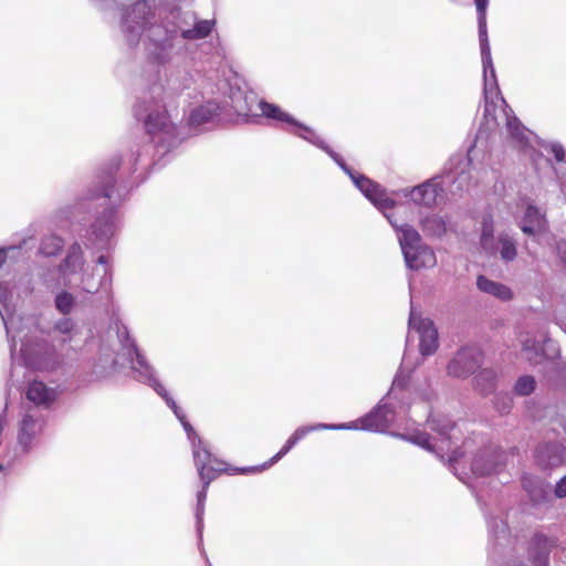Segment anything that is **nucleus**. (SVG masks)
<instances>
[{"instance_id":"nucleus-6","label":"nucleus","mask_w":566,"mask_h":566,"mask_svg":"<svg viewBox=\"0 0 566 566\" xmlns=\"http://www.w3.org/2000/svg\"><path fill=\"white\" fill-rule=\"evenodd\" d=\"M482 137V133L479 132L474 145L470 147L467 155L457 154L452 156L443 176H436L410 190L405 189V197H410L416 205L430 208L437 203L438 198L443 192V186L448 187L453 193L469 189L472 179L470 172L472 155Z\"/></svg>"},{"instance_id":"nucleus-53","label":"nucleus","mask_w":566,"mask_h":566,"mask_svg":"<svg viewBox=\"0 0 566 566\" xmlns=\"http://www.w3.org/2000/svg\"><path fill=\"white\" fill-rule=\"evenodd\" d=\"M136 163H137V158L134 159V163H133L130 169H135Z\"/></svg>"},{"instance_id":"nucleus-24","label":"nucleus","mask_w":566,"mask_h":566,"mask_svg":"<svg viewBox=\"0 0 566 566\" xmlns=\"http://www.w3.org/2000/svg\"><path fill=\"white\" fill-rule=\"evenodd\" d=\"M231 106L241 116H256L254 108H258L256 95L253 92L232 91L230 95Z\"/></svg>"},{"instance_id":"nucleus-14","label":"nucleus","mask_w":566,"mask_h":566,"mask_svg":"<svg viewBox=\"0 0 566 566\" xmlns=\"http://www.w3.org/2000/svg\"><path fill=\"white\" fill-rule=\"evenodd\" d=\"M482 358L483 354L478 347H462L448 364V375L454 378H465L481 366Z\"/></svg>"},{"instance_id":"nucleus-3","label":"nucleus","mask_w":566,"mask_h":566,"mask_svg":"<svg viewBox=\"0 0 566 566\" xmlns=\"http://www.w3.org/2000/svg\"><path fill=\"white\" fill-rule=\"evenodd\" d=\"M191 77L187 72L171 71L150 84L137 97L134 115L144 123L151 147L159 156L177 147L181 143L178 127L172 120V112L177 109V98L190 86Z\"/></svg>"},{"instance_id":"nucleus-10","label":"nucleus","mask_w":566,"mask_h":566,"mask_svg":"<svg viewBox=\"0 0 566 566\" xmlns=\"http://www.w3.org/2000/svg\"><path fill=\"white\" fill-rule=\"evenodd\" d=\"M356 422H347V423H338V424H329V423H317V424H308L298 427L292 436L286 440L285 444L282 449L273 455L268 462L263 463L261 467H250V468H241L238 469L240 473L255 472L270 468L274 463H276L280 459H282L298 441H301L306 434L316 431V430H342V429H356Z\"/></svg>"},{"instance_id":"nucleus-15","label":"nucleus","mask_w":566,"mask_h":566,"mask_svg":"<svg viewBox=\"0 0 566 566\" xmlns=\"http://www.w3.org/2000/svg\"><path fill=\"white\" fill-rule=\"evenodd\" d=\"M43 418L35 407L25 410L19 424L18 443L22 451L27 452L33 446L34 440L41 432Z\"/></svg>"},{"instance_id":"nucleus-33","label":"nucleus","mask_w":566,"mask_h":566,"mask_svg":"<svg viewBox=\"0 0 566 566\" xmlns=\"http://www.w3.org/2000/svg\"><path fill=\"white\" fill-rule=\"evenodd\" d=\"M64 241L56 234H49L42 238L40 244V253L45 256L56 255L63 248Z\"/></svg>"},{"instance_id":"nucleus-37","label":"nucleus","mask_w":566,"mask_h":566,"mask_svg":"<svg viewBox=\"0 0 566 566\" xmlns=\"http://www.w3.org/2000/svg\"><path fill=\"white\" fill-rule=\"evenodd\" d=\"M191 448L196 468H200V464L206 465L211 462L212 455L201 439H198V443H193Z\"/></svg>"},{"instance_id":"nucleus-7","label":"nucleus","mask_w":566,"mask_h":566,"mask_svg":"<svg viewBox=\"0 0 566 566\" xmlns=\"http://www.w3.org/2000/svg\"><path fill=\"white\" fill-rule=\"evenodd\" d=\"M116 334L120 343L122 354L130 364V367L135 374V378L140 382L149 385L156 391V394L165 400L167 406L172 410L174 415L184 427L187 437L191 442V446L193 443H198V439L201 438L188 422L181 408L176 403L164 385L156 378L153 367L147 363L144 355L139 352L135 340L130 337L127 326L122 323H116Z\"/></svg>"},{"instance_id":"nucleus-31","label":"nucleus","mask_w":566,"mask_h":566,"mask_svg":"<svg viewBox=\"0 0 566 566\" xmlns=\"http://www.w3.org/2000/svg\"><path fill=\"white\" fill-rule=\"evenodd\" d=\"M496 382V374L493 369H482L475 377V387L483 395H488L494 390Z\"/></svg>"},{"instance_id":"nucleus-40","label":"nucleus","mask_w":566,"mask_h":566,"mask_svg":"<svg viewBox=\"0 0 566 566\" xmlns=\"http://www.w3.org/2000/svg\"><path fill=\"white\" fill-rule=\"evenodd\" d=\"M536 388V381L534 377L525 375L521 376L514 386V391L518 396H528L531 395Z\"/></svg>"},{"instance_id":"nucleus-21","label":"nucleus","mask_w":566,"mask_h":566,"mask_svg":"<svg viewBox=\"0 0 566 566\" xmlns=\"http://www.w3.org/2000/svg\"><path fill=\"white\" fill-rule=\"evenodd\" d=\"M491 255H499L504 263L513 262L517 258V241L510 232L497 234L492 250H485Z\"/></svg>"},{"instance_id":"nucleus-19","label":"nucleus","mask_w":566,"mask_h":566,"mask_svg":"<svg viewBox=\"0 0 566 566\" xmlns=\"http://www.w3.org/2000/svg\"><path fill=\"white\" fill-rule=\"evenodd\" d=\"M518 226L522 232L527 235L542 233L547 229L545 212L536 206L527 205Z\"/></svg>"},{"instance_id":"nucleus-29","label":"nucleus","mask_w":566,"mask_h":566,"mask_svg":"<svg viewBox=\"0 0 566 566\" xmlns=\"http://www.w3.org/2000/svg\"><path fill=\"white\" fill-rule=\"evenodd\" d=\"M258 108L261 111L263 116L284 124L285 127H291V125L296 124V119L289 113L281 109L277 105L260 101L258 103Z\"/></svg>"},{"instance_id":"nucleus-30","label":"nucleus","mask_w":566,"mask_h":566,"mask_svg":"<svg viewBox=\"0 0 566 566\" xmlns=\"http://www.w3.org/2000/svg\"><path fill=\"white\" fill-rule=\"evenodd\" d=\"M421 229L426 235L440 238L447 232L448 228L442 217L431 214L421 220Z\"/></svg>"},{"instance_id":"nucleus-36","label":"nucleus","mask_w":566,"mask_h":566,"mask_svg":"<svg viewBox=\"0 0 566 566\" xmlns=\"http://www.w3.org/2000/svg\"><path fill=\"white\" fill-rule=\"evenodd\" d=\"M548 377L556 385H564L566 382V363L563 361H547Z\"/></svg>"},{"instance_id":"nucleus-38","label":"nucleus","mask_w":566,"mask_h":566,"mask_svg":"<svg viewBox=\"0 0 566 566\" xmlns=\"http://www.w3.org/2000/svg\"><path fill=\"white\" fill-rule=\"evenodd\" d=\"M116 364V359L114 358L112 353H106L99 358V363L94 365L93 373L95 374L96 379H101L105 377L109 369Z\"/></svg>"},{"instance_id":"nucleus-4","label":"nucleus","mask_w":566,"mask_h":566,"mask_svg":"<svg viewBox=\"0 0 566 566\" xmlns=\"http://www.w3.org/2000/svg\"><path fill=\"white\" fill-rule=\"evenodd\" d=\"M120 159L113 157L109 163L101 166L90 186L77 198L72 214L88 211L92 208H103L86 234V247L105 250L111 247L112 238L117 230L116 208L128 196L126 186L116 185L115 171L119 168Z\"/></svg>"},{"instance_id":"nucleus-9","label":"nucleus","mask_w":566,"mask_h":566,"mask_svg":"<svg viewBox=\"0 0 566 566\" xmlns=\"http://www.w3.org/2000/svg\"><path fill=\"white\" fill-rule=\"evenodd\" d=\"M405 386L406 379L402 376V370H400L396 375L387 396L381 399L379 405L369 413L354 421L357 423L355 430L385 432L396 421L397 407L402 408L401 398L405 396Z\"/></svg>"},{"instance_id":"nucleus-8","label":"nucleus","mask_w":566,"mask_h":566,"mask_svg":"<svg viewBox=\"0 0 566 566\" xmlns=\"http://www.w3.org/2000/svg\"><path fill=\"white\" fill-rule=\"evenodd\" d=\"M428 423L430 429L438 433L440 446L433 444L430 436L419 429H413L405 433H396L395 436L433 452L441 460L444 459V452H450L448 457L449 469L459 478V480L467 483L464 479L467 473L459 472V467L463 461L464 452L460 449L451 450V444L453 443L452 440L454 439L451 434L455 429L454 422L448 416L431 413L428 418Z\"/></svg>"},{"instance_id":"nucleus-43","label":"nucleus","mask_w":566,"mask_h":566,"mask_svg":"<svg viewBox=\"0 0 566 566\" xmlns=\"http://www.w3.org/2000/svg\"><path fill=\"white\" fill-rule=\"evenodd\" d=\"M494 406L500 413H509L513 406V399L509 394L496 395Z\"/></svg>"},{"instance_id":"nucleus-55","label":"nucleus","mask_w":566,"mask_h":566,"mask_svg":"<svg viewBox=\"0 0 566 566\" xmlns=\"http://www.w3.org/2000/svg\"><path fill=\"white\" fill-rule=\"evenodd\" d=\"M208 566H212V565L208 562Z\"/></svg>"},{"instance_id":"nucleus-22","label":"nucleus","mask_w":566,"mask_h":566,"mask_svg":"<svg viewBox=\"0 0 566 566\" xmlns=\"http://www.w3.org/2000/svg\"><path fill=\"white\" fill-rule=\"evenodd\" d=\"M555 542L543 534H535L530 542L528 557L533 566H547Z\"/></svg>"},{"instance_id":"nucleus-48","label":"nucleus","mask_w":566,"mask_h":566,"mask_svg":"<svg viewBox=\"0 0 566 566\" xmlns=\"http://www.w3.org/2000/svg\"><path fill=\"white\" fill-rule=\"evenodd\" d=\"M556 250L559 259L566 264V240H559L556 243Z\"/></svg>"},{"instance_id":"nucleus-44","label":"nucleus","mask_w":566,"mask_h":566,"mask_svg":"<svg viewBox=\"0 0 566 566\" xmlns=\"http://www.w3.org/2000/svg\"><path fill=\"white\" fill-rule=\"evenodd\" d=\"M544 149L552 153L557 163L566 161V153L563 145L558 142L545 143L542 145Z\"/></svg>"},{"instance_id":"nucleus-25","label":"nucleus","mask_w":566,"mask_h":566,"mask_svg":"<svg viewBox=\"0 0 566 566\" xmlns=\"http://www.w3.org/2000/svg\"><path fill=\"white\" fill-rule=\"evenodd\" d=\"M85 265L84 252L80 243L74 242L67 250L65 258L59 265L61 273L66 276L83 270Z\"/></svg>"},{"instance_id":"nucleus-47","label":"nucleus","mask_w":566,"mask_h":566,"mask_svg":"<svg viewBox=\"0 0 566 566\" xmlns=\"http://www.w3.org/2000/svg\"><path fill=\"white\" fill-rule=\"evenodd\" d=\"M554 493L556 497L563 499L566 496V475L562 478L555 485Z\"/></svg>"},{"instance_id":"nucleus-39","label":"nucleus","mask_w":566,"mask_h":566,"mask_svg":"<svg viewBox=\"0 0 566 566\" xmlns=\"http://www.w3.org/2000/svg\"><path fill=\"white\" fill-rule=\"evenodd\" d=\"M74 296L69 292H61L55 296V307L56 310L63 314L67 315L72 312L74 306Z\"/></svg>"},{"instance_id":"nucleus-13","label":"nucleus","mask_w":566,"mask_h":566,"mask_svg":"<svg viewBox=\"0 0 566 566\" xmlns=\"http://www.w3.org/2000/svg\"><path fill=\"white\" fill-rule=\"evenodd\" d=\"M408 325L409 332L415 331L419 335V349L421 355H432L438 348V331L433 322L418 315L411 306Z\"/></svg>"},{"instance_id":"nucleus-49","label":"nucleus","mask_w":566,"mask_h":566,"mask_svg":"<svg viewBox=\"0 0 566 566\" xmlns=\"http://www.w3.org/2000/svg\"><path fill=\"white\" fill-rule=\"evenodd\" d=\"M109 261H111V259L108 255L102 254L97 258L96 263L103 265L104 270L108 269V277L112 280V270L109 266Z\"/></svg>"},{"instance_id":"nucleus-34","label":"nucleus","mask_w":566,"mask_h":566,"mask_svg":"<svg viewBox=\"0 0 566 566\" xmlns=\"http://www.w3.org/2000/svg\"><path fill=\"white\" fill-rule=\"evenodd\" d=\"M523 353L532 364H541L543 360L542 345L539 342L526 338L522 342Z\"/></svg>"},{"instance_id":"nucleus-16","label":"nucleus","mask_w":566,"mask_h":566,"mask_svg":"<svg viewBox=\"0 0 566 566\" xmlns=\"http://www.w3.org/2000/svg\"><path fill=\"white\" fill-rule=\"evenodd\" d=\"M535 461L542 468H553L566 461V446L559 442L539 443L535 450Z\"/></svg>"},{"instance_id":"nucleus-54","label":"nucleus","mask_w":566,"mask_h":566,"mask_svg":"<svg viewBox=\"0 0 566 566\" xmlns=\"http://www.w3.org/2000/svg\"><path fill=\"white\" fill-rule=\"evenodd\" d=\"M407 345L409 344V335L406 338Z\"/></svg>"},{"instance_id":"nucleus-17","label":"nucleus","mask_w":566,"mask_h":566,"mask_svg":"<svg viewBox=\"0 0 566 566\" xmlns=\"http://www.w3.org/2000/svg\"><path fill=\"white\" fill-rule=\"evenodd\" d=\"M501 102L504 105L503 113L505 116L506 130L511 138L513 139V142L521 148H526L531 146L533 133L530 132L513 114V111L509 107L503 97H501Z\"/></svg>"},{"instance_id":"nucleus-18","label":"nucleus","mask_w":566,"mask_h":566,"mask_svg":"<svg viewBox=\"0 0 566 566\" xmlns=\"http://www.w3.org/2000/svg\"><path fill=\"white\" fill-rule=\"evenodd\" d=\"M219 104L212 99L193 106L189 109L188 126L193 130H200L205 124L211 123L219 115Z\"/></svg>"},{"instance_id":"nucleus-42","label":"nucleus","mask_w":566,"mask_h":566,"mask_svg":"<svg viewBox=\"0 0 566 566\" xmlns=\"http://www.w3.org/2000/svg\"><path fill=\"white\" fill-rule=\"evenodd\" d=\"M75 328V323L72 318L64 317L57 321L54 325V331L62 334L64 337L62 338V342H69L72 339V333Z\"/></svg>"},{"instance_id":"nucleus-28","label":"nucleus","mask_w":566,"mask_h":566,"mask_svg":"<svg viewBox=\"0 0 566 566\" xmlns=\"http://www.w3.org/2000/svg\"><path fill=\"white\" fill-rule=\"evenodd\" d=\"M109 286L111 279L108 277V269H105L99 280L95 279L94 270L91 272L85 270L82 273L80 283L77 284V287L87 294H95L99 291V289H105L106 293L108 294Z\"/></svg>"},{"instance_id":"nucleus-50","label":"nucleus","mask_w":566,"mask_h":566,"mask_svg":"<svg viewBox=\"0 0 566 566\" xmlns=\"http://www.w3.org/2000/svg\"><path fill=\"white\" fill-rule=\"evenodd\" d=\"M4 478H6L4 465L0 464V490L3 489V486H4Z\"/></svg>"},{"instance_id":"nucleus-32","label":"nucleus","mask_w":566,"mask_h":566,"mask_svg":"<svg viewBox=\"0 0 566 566\" xmlns=\"http://www.w3.org/2000/svg\"><path fill=\"white\" fill-rule=\"evenodd\" d=\"M494 222L490 214H486L482 219V229L480 237V244L483 250H492L494 248Z\"/></svg>"},{"instance_id":"nucleus-35","label":"nucleus","mask_w":566,"mask_h":566,"mask_svg":"<svg viewBox=\"0 0 566 566\" xmlns=\"http://www.w3.org/2000/svg\"><path fill=\"white\" fill-rule=\"evenodd\" d=\"M208 488L209 486H205V484H202V489L197 493L196 520L197 533L200 541L202 539L205 502L207 499Z\"/></svg>"},{"instance_id":"nucleus-11","label":"nucleus","mask_w":566,"mask_h":566,"mask_svg":"<svg viewBox=\"0 0 566 566\" xmlns=\"http://www.w3.org/2000/svg\"><path fill=\"white\" fill-rule=\"evenodd\" d=\"M507 453L490 444L476 453L471 463V472L476 476L499 473L505 467Z\"/></svg>"},{"instance_id":"nucleus-27","label":"nucleus","mask_w":566,"mask_h":566,"mask_svg":"<svg viewBox=\"0 0 566 566\" xmlns=\"http://www.w3.org/2000/svg\"><path fill=\"white\" fill-rule=\"evenodd\" d=\"M476 287L481 292L494 296L495 298L503 302H507L513 298V292L507 285L501 282L490 280L485 275L478 276Z\"/></svg>"},{"instance_id":"nucleus-51","label":"nucleus","mask_w":566,"mask_h":566,"mask_svg":"<svg viewBox=\"0 0 566 566\" xmlns=\"http://www.w3.org/2000/svg\"><path fill=\"white\" fill-rule=\"evenodd\" d=\"M6 412H7V406L4 407L2 413L0 415V431L3 429V427L6 426Z\"/></svg>"},{"instance_id":"nucleus-52","label":"nucleus","mask_w":566,"mask_h":566,"mask_svg":"<svg viewBox=\"0 0 566 566\" xmlns=\"http://www.w3.org/2000/svg\"><path fill=\"white\" fill-rule=\"evenodd\" d=\"M402 367H405L407 365V355L405 354L403 358H402Z\"/></svg>"},{"instance_id":"nucleus-1","label":"nucleus","mask_w":566,"mask_h":566,"mask_svg":"<svg viewBox=\"0 0 566 566\" xmlns=\"http://www.w3.org/2000/svg\"><path fill=\"white\" fill-rule=\"evenodd\" d=\"M171 20H161L147 0H138L122 10L120 31L126 43L136 46L145 34L147 59L156 65L169 63L176 53L178 34L187 41L202 40L212 32L216 20H201L193 11L170 12Z\"/></svg>"},{"instance_id":"nucleus-20","label":"nucleus","mask_w":566,"mask_h":566,"mask_svg":"<svg viewBox=\"0 0 566 566\" xmlns=\"http://www.w3.org/2000/svg\"><path fill=\"white\" fill-rule=\"evenodd\" d=\"M490 541L492 542L491 555L504 554L506 544L511 542L507 524L500 518L488 520Z\"/></svg>"},{"instance_id":"nucleus-2","label":"nucleus","mask_w":566,"mask_h":566,"mask_svg":"<svg viewBox=\"0 0 566 566\" xmlns=\"http://www.w3.org/2000/svg\"><path fill=\"white\" fill-rule=\"evenodd\" d=\"M284 129L324 150L339 168L352 179L359 191L386 217L396 230L406 266L410 270H420L436 265V254L431 248L422 243L419 232L410 224H399L394 213H388L396 202L379 184L368 177L354 171L310 126L298 120Z\"/></svg>"},{"instance_id":"nucleus-26","label":"nucleus","mask_w":566,"mask_h":566,"mask_svg":"<svg viewBox=\"0 0 566 566\" xmlns=\"http://www.w3.org/2000/svg\"><path fill=\"white\" fill-rule=\"evenodd\" d=\"M27 398L35 405L49 407L56 398V391L44 382L34 380L29 384Z\"/></svg>"},{"instance_id":"nucleus-45","label":"nucleus","mask_w":566,"mask_h":566,"mask_svg":"<svg viewBox=\"0 0 566 566\" xmlns=\"http://www.w3.org/2000/svg\"><path fill=\"white\" fill-rule=\"evenodd\" d=\"M474 3L478 13V25H485L489 0H474Z\"/></svg>"},{"instance_id":"nucleus-41","label":"nucleus","mask_w":566,"mask_h":566,"mask_svg":"<svg viewBox=\"0 0 566 566\" xmlns=\"http://www.w3.org/2000/svg\"><path fill=\"white\" fill-rule=\"evenodd\" d=\"M199 478L205 484V486H209V484L224 470L223 468H214L211 465H201L200 468H197Z\"/></svg>"},{"instance_id":"nucleus-23","label":"nucleus","mask_w":566,"mask_h":566,"mask_svg":"<svg viewBox=\"0 0 566 566\" xmlns=\"http://www.w3.org/2000/svg\"><path fill=\"white\" fill-rule=\"evenodd\" d=\"M522 485L535 505L545 503L552 495V485L532 474L522 476Z\"/></svg>"},{"instance_id":"nucleus-5","label":"nucleus","mask_w":566,"mask_h":566,"mask_svg":"<svg viewBox=\"0 0 566 566\" xmlns=\"http://www.w3.org/2000/svg\"><path fill=\"white\" fill-rule=\"evenodd\" d=\"M13 312L11 290L7 283L0 282V317L9 337L12 361L39 370L53 369L59 364V357L53 346L29 338V334L23 333L20 319L15 318Z\"/></svg>"},{"instance_id":"nucleus-12","label":"nucleus","mask_w":566,"mask_h":566,"mask_svg":"<svg viewBox=\"0 0 566 566\" xmlns=\"http://www.w3.org/2000/svg\"><path fill=\"white\" fill-rule=\"evenodd\" d=\"M481 59L483 66V93L488 101L492 95H499L500 88L496 80L495 69L492 61L491 48L488 36V27L478 25Z\"/></svg>"},{"instance_id":"nucleus-46","label":"nucleus","mask_w":566,"mask_h":566,"mask_svg":"<svg viewBox=\"0 0 566 566\" xmlns=\"http://www.w3.org/2000/svg\"><path fill=\"white\" fill-rule=\"evenodd\" d=\"M21 249L17 247H8L0 249V268L7 262L10 254L20 253Z\"/></svg>"}]
</instances>
